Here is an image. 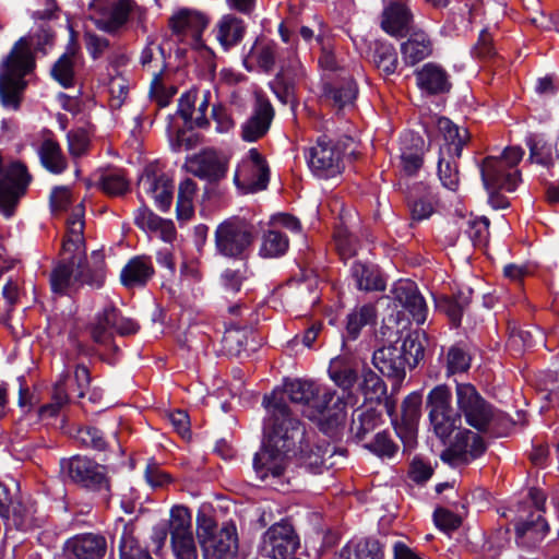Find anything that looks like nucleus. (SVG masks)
<instances>
[{"label": "nucleus", "mask_w": 559, "mask_h": 559, "mask_svg": "<svg viewBox=\"0 0 559 559\" xmlns=\"http://www.w3.org/2000/svg\"><path fill=\"white\" fill-rule=\"evenodd\" d=\"M430 427L444 444L440 457L451 466L467 464L479 457L486 450L483 438L474 431L462 428L460 411L452 406V392L445 384L435 386L427 395Z\"/></svg>", "instance_id": "obj_1"}, {"label": "nucleus", "mask_w": 559, "mask_h": 559, "mask_svg": "<svg viewBox=\"0 0 559 559\" xmlns=\"http://www.w3.org/2000/svg\"><path fill=\"white\" fill-rule=\"evenodd\" d=\"M176 93L177 88L175 86H166L163 83L162 72L154 73L151 83V95L160 107H166Z\"/></svg>", "instance_id": "obj_56"}, {"label": "nucleus", "mask_w": 559, "mask_h": 559, "mask_svg": "<svg viewBox=\"0 0 559 559\" xmlns=\"http://www.w3.org/2000/svg\"><path fill=\"white\" fill-rule=\"evenodd\" d=\"M412 21L409 9L404 3L394 2L383 11L381 26L388 34L403 37L409 33Z\"/></svg>", "instance_id": "obj_29"}, {"label": "nucleus", "mask_w": 559, "mask_h": 559, "mask_svg": "<svg viewBox=\"0 0 559 559\" xmlns=\"http://www.w3.org/2000/svg\"><path fill=\"white\" fill-rule=\"evenodd\" d=\"M381 424V414L374 408L356 409L353 414L350 431L359 440Z\"/></svg>", "instance_id": "obj_42"}, {"label": "nucleus", "mask_w": 559, "mask_h": 559, "mask_svg": "<svg viewBox=\"0 0 559 559\" xmlns=\"http://www.w3.org/2000/svg\"><path fill=\"white\" fill-rule=\"evenodd\" d=\"M299 548V537L293 525L286 521L273 524L261 536L258 551L264 558L288 559Z\"/></svg>", "instance_id": "obj_13"}, {"label": "nucleus", "mask_w": 559, "mask_h": 559, "mask_svg": "<svg viewBox=\"0 0 559 559\" xmlns=\"http://www.w3.org/2000/svg\"><path fill=\"white\" fill-rule=\"evenodd\" d=\"M39 156L43 166L53 174H61L67 168V160L60 145L51 139L41 143Z\"/></svg>", "instance_id": "obj_44"}, {"label": "nucleus", "mask_w": 559, "mask_h": 559, "mask_svg": "<svg viewBox=\"0 0 559 559\" xmlns=\"http://www.w3.org/2000/svg\"><path fill=\"white\" fill-rule=\"evenodd\" d=\"M69 380V373L64 372L60 376V379L55 383L51 393V402L44 404L38 408L37 414L41 420H47L57 417L61 408L64 407L70 402V394L67 389V382Z\"/></svg>", "instance_id": "obj_37"}, {"label": "nucleus", "mask_w": 559, "mask_h": 559, "mask_svg": "<svg viewBox=\"0 0 559 559\" xmlns=\"http://www.w3.org/2000/svg\"><path fill=\"white\" fill-rule=\"evenodd\" d=\"M207 23L209 20L204 14L190 10H182L170 20L173 32L178 35H189L191 45L194 46L200 44Z\"/></svg>", "instance_id": "obj_28"}, {"label": "nucleus", "mask_w": 559, "mask_h": 559, "mask_svg": "<svg viewBox=\"0 0 559 559\" xmlns=\"http://www.w3.org/2000/svg\"><path fill=\"white\" fill-rule=\"evenodd\" d=\"M245 271L226 269L221 275V283L226 293L236 294L241 289Z\"/></svg>", "instance_id": "obj_64"}, {"label": "nucleus", "mask_w": 559, "mask_h": 559, "mask_svg": "<svg viewBox=\"0 0 559 559\" xmlns=\"http://www.w3.org/2000/svg\"><path fill=\"white\" fill-rule=\"evenodd\" d=\"M202 550L205 559H234L238 552V537L234 525H225L207 540Z\"/></svg>", "instance_id": "obj_21"}, {"label": "nucleus", "mask_w": 559, "mask_h": 559, "mask_svg": "<svg viewBox=\"0 0 559 559\" xmlns=\"http://www.w3.org/2000/svg\"><path fill=\"white\" fill-rule=\"evenodd\" d=\"M100 189L110 197H120L129 191V181L120 170L107 171L99 179Z\"/></svg>", "instance_id": "obj_50"}, {"label": "nucleus", "mask_w": 559, "mask_h": 559, "mask_svg": "<svg viewBox=\"0 0 559 559\" xmlns=\"http://www.w3.org/2000/svg\"><path fill=\"white\" fill-rule=\"evenodd\" d=\"M112 540L118 542L120 559H153L150 552L141 547L135 537V525L119 519L115 524Z\"/></svg>", "instance_id": "obj_22"}, {"label": "nucleus", "mask_w": 559, "mask_h": 559, "mask_svg": "<svg viewBox=\"0 0 559 559\" xmlns=\"http://www.w3.org/2000/svg\"><path fill=\"white\" fill-rule=\"evenodd\" d=\"M329 376L331 380L343 390L342 395L348 404H354V395L350 393L352 388L358 380V362L349 355L337 356L330 361Z\"/></svg>", "instance_id": "obj_18"}, {"label": "nucleus", "mask_w": 559, "mask_h": 559, "mask_svg": "<svg viewBox=\"0 0 559 559\" xmlns=\"http://www.w3.org/2000/svg\"><path fill=\"white\" fill-rule=\"evenodd\" d=\"M469 294L471 290L468 289L467 295L460 293L457 296L443 297L439 301V307L447 313L454 325H459L461 322L463 311L469 304Z\"/></svg>", "instance_id": "obj_51"}, {"label": "nucleus", "mask_w": 559, "mask_h": 559, "mask_svg": "<svg viewBox=\"0 0 559 559\" xmlns=\"http://www.w3.org/2000/svg\"><path fill=\"white\" fill-rule=\"evenodd\" d=\"M170 542L176 559H198V550L193 535Z\"/></svg>", "instance_id": "obj_61"}, {"label": "nucleus", "mask_w": 559, "mask_h": 559, "mask_svg": "<svg viewBox=\"0 0 559 559\" xmlns=\"http://www.w3.org/2000/svg\"><path fill=\"white\" fill-rule=\"evenodd\" d=\"M198 187L194 180L187 178L178 187L177 217L181 221L190 219L194 213L193 199Z\"/></svg>", "instance_id": "obj_46"}, {"label": "nucleus", "mask_w": 559, "mask_h": 559, "mask_svg": "<svg viewBox=\"0 0 559 559\" xmlns=\"http://www.w3.org/2000/svg\"><path fill=\"white\" fill-rule=\"evenodd\" d=\"M134 224L145 231L158 234L165 241H171L176 235L175 225L171 221L157 216L145 205L136 210Z\"/></svg>", "instance_id": "obj_30"}, {"label": "nucleus", "mask_w": 559, "mask_h": 559, "mask_svg": "<svg viewBox=\"0 0 559 559\" xmlns=\"http://www.w3.org/2000/svg\"><path fill=\"white\" fill-rule=\"evenodd\" d=\"M88 12L95 26L110 35L124 31L134 19L141 21L145 13L135 0H91Z\"/></svg>", "instance_id": "obj_9"}, {"label": "nucleus", "mask_w": 559, "mask_h": 559, "mask_svg": "<svg viewBox=\"0 0 559 559\" xmlns=\"http://www.w3.org/2000/svg\"><path fill=\"white\" fill-rule=\"evenodd\" d=\"M423 356L421 343L408 335L400 346L394 343L377 349L372 356V364L383 376L401 383L406 376V367H416Z\"/></svg>", "instance_id": "obj_7"}, {"label": "nucleus", "mask_w": 559, "mask_h": 559, "mask_svg": "<svg viewBox=\"0 0 559 559\" xmlns=\"http://www.w3.org/2000/svg\"><path fill=\"white\" fill-rule=\"evenodd\" d=\"M421 396L417 393L408 395L402 404V419L405 424H415L419 418Z\"/></svg>", "instance_id": "obj_63"}, {"label": "nucleus", "mask_w": 559, "mask_h": 559, "mask_svg": "<svg viewBox=\"0 0 559 559\" xmlns=\"http://www.w3.org/2000/svg\"><path fill=\"white\" fill-rule=\"evenodd\" d=\"M129 93V82L123 76H114L109 81V94L111 108L118 109L122 106Z\"/></svg>", "instance_id": "obj_60"}, {"label": "nucleus", "mask_w": 559, "mask_h": 559, "mask_svg": "<svg viewBox=\"0 0 559 559\" xmlns=\"http://www.w3.org/2000/svg\"><path fill=\"white\" fill-rule=\"evenodd\" d=\"M94 260L93 266L85 265L83 261L84 275L81 278V287L86 284L92 288L98 289L103 287L106 278L104 255L94 251L92 254Z\"/></svg>", "instance_id": "obj_48"}, {"label": "nucleus", "mask_w": 559, "mask_h": 559, "mask_svg": "<svg viewBox=\"0 0 559 559\" xmlns=\"http://www.w3.org/2000/svg\"><path fill=\"white\" fill-rule=\"evenodd\" d=\"M269 167L255 150L249 151V159L238 166L234 181L243 192H257L264 190L269 182Z\"/></svg>", "instance_id": "obj_15"}, {"label": "nucleus", "mask_w": 559, "mask_h": 559, "mask_svg": "<svg viewBox=\"0 0 559 559\" xmlns=\"http://www.w3.org/2000/svg\"><path fill=\"white\" fill-rule=\"evenodd\" d=\"M526 144L530 148V160L539 164L544 167H551L554 165L552 147L542 138L531 135Z\"/></svg>", "instance_id": "obj_49"}, {"label": "nucleus", "mask_w": 559, "mask_h": 559, "mask_svg": "<svg viewBox=\"0 0 559 559\" xmlns=\"http://www.w3.org/2000/svg\"><path fill=\"white\" fill-rule=\"evenodd\" d=\"M67 550L76 558L102 559L107 552V540L100 534H80L67 542Z\"/></svg>", "instance_id": "obj_27"}, {"label": "nucleus", "mask_w": 559, "mask_h": 559, "mask_svg": "<svg viewBox=\"0 0 559 559\" xmlns=\"http://www.w3.org/2000/svg\"><path fill=\"white\" fill-rule=\"evenodd\" d=\"M267 416L264 420V442L253 459L258 476L264 480L270 475L280 477L290 452L296 454L297 443H302L304 428L283 397L263 399Z\"/></svg>", "instance_id": "obj_2"}, {"label": "nucleus", "mask_w": 559, "mask_h": 559, "mask_svg": "<svg viewBox=\"0 0 559 559\" xmlns=\"http://www.w3.org/2000/svg\"><path fill=\"white\" fill-rule=\"evenodd\" d=\"M457 158L460 156H456L453 151H439L438 175L442 185L452 191H455L459 186Z\"/></svg>", "instance_id": "obj_39"}, {"label": "nucleus", "mask_w": 559, "mask_h": 559, "mask_svg": "<svg viewBox=\"0 0 559 559\" xmlns=\"http://www.w3.org/2000/svg\"><path fill=\"white\" fill-rule=\"evenodd\" d=\"M215 36L225 50L238 45L246 33L243 21L233 14L224 15L215 26Z\"/></svg>", "instance_id": "obj_31"}, {"label": "nucleus", "mask_w": 559, "mask_h": 559, "mask_svg": "<svg viewBox=\"0 0 559 559\" xmlns=\"http://www.w3.org/2000/svg\"><path fill=\"white\" fill-rule=\"evenodd\" d=\"M52 78L63 87H70L73 84V55L63 53L51 69Z\"/></svg>", "instance_id": "obj_54"}, {"label": "nucleus", "mask_w": 559, "mask_h": 559, "mask_svg": "<svg viewBox=\"0 0 559 559\" xmlns=\"http://www.w3.org/2000/svg\"><path fill=\"white\" fill-rule=\"evenodd\" d=\"M139 187L155 200L160 211H167L173 201V180L165 174L146 171L139 181Z\"/></svg>", "instance_id": "obj_23"}, {"label": "nucleus", "mask_w": 559, "mask_h": 559, "mask_svg": "<svg viewBox=\"0 0 559 559\" xmlns=\"http://www.w3.org/2000/svg\"><path fill=\"white\" fill-rule=\"evenodd\" d=\"M155 270L147 255H136L128 261L120 273V282L128 289L142 288L153 278Z\"/></svg>", "instance_id": "obj_25"}, {"label": "nucleus", "mask_w": 559, "mask_h": 559, "mask_svg": "<svg viewBox=\"0 0 559 559\" xmlns=\"http://www.w3.org/2000/svg\"><path fill=\"white\" fill-rule=\"evenodd\" d=\"M188 171L210 182L218 181L226 174V165L213 151L193 156L187 163Z\"/></svg>", "instance_id": "obj_26"}, {"label": "nucleus", "mask_w": 559, "mask_h": 559, "mask_svg": "<svg viewBox=\"0 0 559 559\" xmlns=\"http://www.w3.org/2000/svg\"><path fill=\"white\" fill-rule=\"evenodd\" d=\"M524 155L520 146L506 147L500 157L488 156L480 164V175L487 191L506 190L512 192L521 181L516 169Z\"/></svg>", "instance_id": "obj_8"}, {"label": "nucleus", "mask_w": 559, "mask_h": 559, "mask_svg": "<svg viewBox=\"0 0 559 559\" xmlns=\"http://www.w3.org/2000/svg\"><path fill=\"white\" fill-rule=\"evenodd\" d=\"M67 138L69 152L71 155L81 156L87 151L90 139L85 130H72L68 133Z\"/></svg>", "instance_id": "obj_62"}, {"label": "nucleus", "mask_w": 559, "mask_h": 559, "mask_svg": "<svg viewBox=\"0 0 559 559\" xmlns=\"http://www.w3.org/2000/svg\"><path fill=\"white\" fill-rule=\"evenodd\" d=\"M274 114L270 100L262 95H257L252 115L241 128L242 139L247 142H254L262 138L270 129Z\"/></svg>", "instance_id": "obj_20"}, {"label": "nucleus", "mask_w": 559, "mask_h": 559, "mask_svg": "<svg viewBox=\"0 0 559 559\" xmlns=\"http://www.w3.org/2000/svg\"><path fill=\"white\" fill-rule=\"evenodd\" d=\"M288 247L287 236L278 229L270 227L263 234L259 253L263 258H278L286 253Z\"/></svg>", "instance_id": "obj_43"}, {"label": "nucleus", "mask_w": 559, "mask_h": 559, "mask_svg": "<svg viewBox=\"0 0 559 559\" xmlns=\"http://www.w3.org/2000/svg\"><path fill=\"white\" fill-rule=\"evenodd\" d=\"M457 409L461 417L479 432L500 433L509 424L508 416L497 411L469 383H459L455 389Z\"/></svg>", "instance_id": "obj_6"}, {"label": "nucleus", "mask_w": 559, "mask_h": 559, "mask_svg": "<svg viewBox=\"0 0 559 559\" xmlns=\"http://www.w3.org/2000/svg\"><path fill=\"white\" fill-rule=\"evenodd\" d=\"M489 221L486 217L469 219L465 233L468 235L474 246L486 245L489 236Z\"/></svg>", "instance_id": "obj_58"}, {"label": "nucleus", "mask_w": 559, "mask_h": 559, "mask_svg": "<svg viewBox=\"0 0 559 559\" xmlns=\"http://www.w3.org/2000/svg\"><path fill=\"white\" fill-rule=\"evenodd\" d=\"M376 320V308L368 304L354 309L347 314L346 334L347 340H356L364 326L373 323Z\"/></svg>", "instance_id": "obj_41"}, {"label": "nucleus", "mask_w": 559, "mask_h": 559, "mask_svg": "<svg viewBox=\"0 0 559 559\" xmlns=\"http://www.w3.org/2000/svg\"><path fill=\"white\" fill-rule=\"evenodd\" d=\"M283 397L287 405L289 400L302 407L304 415L312 420L325 419L330 427L338 426L345 418V408L348 401L344 396H336V392L308 380H293L285 382L283 390H274L271 395L263 399L273 400L274 395Z\"/></svg>", "instance_id": "obj_3"}, {"label": "nucleus", "mask_w": 559, "mask_h": 559, "mask_svg": "<svg viewBox=\"0 0 559 559\" xmlns=\"http://www.w3.org/2000/svg\"><path fill=\"white\" fill-rule=\"evenodd\" d=\"M280 62L281 68L271 88L282 103L288 104L294 100L296 85L305 78V69L295 52H289Z\"/></svg>", "instance_id": "obj_16"}, {"label": "nucleus", "mask_w": 559, "mask_h": 559, "mask_svg": "<svg viewBox=\"0 0 559 559\" xmlns=\"http://www.w3.org/2000/svg\"><path fill=\"white\" fill-rule=\"evenodd\" d=\"M370 451L381 457H393L399 450V445L383 431L378 432L373 440L366 445Z\"/></svg>", "instance_id": "obj_55"}, {"label": "nucleus", "mask_w": 559, "mask_h": 559, "mask_svg": "<svg viewBox=\"0 0 559 559\" xmlns=\"http://www.w3.org/2000/svg\"><path fill=\"white\" fill-rule=\"evenodd\" d=\"M61 474L72 483L94 491H109V481L103 465L81 455L60 461Z\"/></svg>", "instance_id": "obj_12"}, {"label": "nucleus", "mask_w": 559, "mask_h": 559, "mask_svg": "<svg viewBox=\"0 0 559 559\" xmlns=\"http://www.w3.org/2000/svg\"><path fill=\"white\" fill-rule=\"evenodd\" d=\"M531 497L537 511L531 513L526 521L519 522L515 525L518 542L530 546L540 542L548 531V524L540 514L544 511V495L537 490H532Z\"/></svg>", "instance_id": "obj_17"}, {"label": "nucleus", "mask_w": 559, "mask_h": 559, "mask_svg": "<svg viewBox=\"0 0 559 559\" xmlns=\"http://www.w3.org/2000/svg\"><path fill=\"white\" fill-rule=\"evenodd\" d=\"M393 300L412 316L417 324L427 318V305L416 284L412 281H399L392 289Z\"/></svg>", "instance_id": "obj_19"}, {"label": "nucleus", "mask_w": 559, "mask_h": 559, "mask_svg": "<svg viewBox=\"0 0 559 559\" xmlns=\"http://www.w3.org/2000/svg\"><path fill=\"white\" fill-rule=\"evenodd\" d=\"M417 86L428 95L449 93L452 83L448 72L439 64L429 62L415 73Z\"/></svg>", "instance_id": "obj_24"}, {"label": "nucleus", "mask_w": 559, "mask_h": 559, "mask_svg": "<svg viewBox=\"0 0 559 559\" xmlns=\"http://www.w3.org/2000/svg\"><path fill=\"white\" fill-rule=\"evenodd\" d=\"M372 60L376 68L383 75H391L395 73L397 69V53L395 48L391 44H377L373 50Z\"/></svg>", "instance_id": "obj_47"}, {"label": "nucleus", "mask_w": 559, "mask_h": 559, "mask_svg": "<svg viewBox=\"0 0 559 559\" xmlns=\"http://www.w3.org/2000/svg\"><path fill=\"white\" fill-rule=\"evenodd\" d=\"M168 531L170 540L193 535L192 518L188 508L176 506L171 509Z\"/></svg>", "instance_id": "obj_45"}, {"label": "nucleus", "mask_w": 559, "mask_h": 559, "mask_svg": "<svg viewBox=\"0 0 559 559\" xmlns=\"http://www.w3.org/2000/svg\"><path fill=\"white\" fill-rule=\"evenodd\" d=\"M67 238L62 250L69 257L63 258L51 271L50 285L53 293L72 295L81 288L85 260L84 205L78 204L67 219Z\"/></svg>", "instance_id": "obj_4"}, {"label": "nucleus", "mask_w": 559, "mask_h": 559, "mask_svg": "<svg viewBox=\"0 0 559 559\" xmlns=\"http://www.w3.org/2000/svg\"><path fill=\"white\" fill-rule=\"evenodd\" d=\"M352 277L356 282V286L360 290H381L384 289L378 270L361 262H355L350 269Z\"/></svg>", "instance_id": "obj_40"}, {"label": "nucleus", "mask_w": 559, "mask_h": 559, "mask_svg": "<svg viewBox=\"0 0 559 559\" xmlns=\"http://www.w3.org/2000/svg\"><path fill=\"white\" fill-rule=\"evenodd\" d=\"M316 41L320 47L319 66L326 71H336L341 68L340 60L335 53V40L331 32L321 27L316 35Z\"/></svg>", "instance_id": "obj_38"}, {"label": "nucleus", "mask_w": 559, "mask_h": 559, "mask_svg": "<svg viewBox=\"0 0 559 559\" xmlns=\"http://www.w3.org/2000/svg\"><path fill=\"white\" fill-rule=\"evenodd\" d=\"M432 45L426 33L413 32L409 38L401 45L403 60L408 66H415L431 55Z\"/></svg>", "instance_id": "obj_33"}, {"label": "nucleus", "mask_w": 559, "mask_h": 559, "mask_svg": "<svg viewBox=\"0 0 559 559\" xmlns=\"http://www.w3.org/2000/svg\"><path fill=\"white\" fill-rule=\"evenodd\" d=\"M437 128L445 141L444 145H442L440 150L453 151L456 156H461L463 146L469 140L467 129L457 127L445 117L438 118Z\"/></svg>", "instance_id": "obj_36"}, {"label": "nucleus", "mask_w": 559, "mask_h": 559, "mask_svg": "<svg viewBox=\"0 0 559 559\" xmlns=\"http://www.w3.org/2000/svg\"><path fill=\"white\" fill-rule=\"evenodd\" d=\"M31 181L26 167L13 163L2 175L0 174V211L10 217Z\"/></svg>", "instance_id": "obj_14"}, {"label": "nucleus", "mask_w": 559, "mask_h": 559, "mask_svg": "<svg viewBox=\"0 0 559 559\" xmlns=\"http://www.w3.org/2000/svg\"><path fill=\"white\" fill-rule=\"evenodd\" d=\"M437 199L431 189L418 187L408 199V209L413 222L429 218L436 211Z\"/></svg>", "instance_id": "obj_35"}, {"label": "nucleus", "mask_w": 559, "mask_h": 559, "mask_svg": "<svg viewBox=\"0 0 559 559\" xmlns=\"http://www.w3.org/2000/svg\"><path fill=\"white\" fill-rule=\"evenodd\" d=\"M334 453L335 447L328 442L314 444L309 450L300 444L301 463L313 474H320L323 468L331 467L334 464L331 462Z\"/></svg>", "instance_id": "obj_32"}, {"label": "nucleus", "mask_w": 559, "mask_h": 559, "mask_svg": "<svg viewBox=\"0 0 559 559\" xmlns=\"http://www.w3.org/2000/svg\"><path fill=\"white\" fill-rule=\"evenodd\" d=\"M116 308H105L97 313L90 324V333L93 341L99 345H111L115 335Z\"/></svg>", "instance_id": "obj_34"}, {"label": "nucleus", "mask_w": 559, "mask_h": 559, "mask_svg": "<svg viewBox=\"0 0 559 559\" xmlns=\"http://www.w3.org/2000/svg\"><path fill=\"white\" fill-rule=\"evenodd\" d=\"M252 226L239 218L221 223L215 230V250L225 258L246 261L253 243Z\"/></svg>", "instance_id": "obj_10"}, {"label": "nucleus", "mask_w": 559, "mask_h": 559, "mask_svg": "<svg viewBox=\"0 0 559 559\" xmlns=\"http://www.w3.org/2000/svg\"><path fill=\"white\" fill-rule=\"evenodd\" d=\"M471 357L459 345L452 346L447 355V367L449 373L463 372L469 368Z\"/></svg>", "instance_id": "obj_57"}, {"label": "nucleus", "mask_w": 559, "mask_h": 559, "mask_svg": "<svg viewBox=\"0 0 559 559\" xmlns=\"http://www.w3.org/2000/svg\"><path fill=\"white\" fill-rule=\"evenodd\" d=\"M360 390L367 400H380L386 394L384 381L369 368L362 371Z\"/></svg>", "instance_id": "obj_52"}, {"label": "nucleus", "mask_w": 559, "mask_h": 559, "mask_svg": "<svg viewBox=\"0 0 559 559\" xmlns=\"http://www.w3.org/2000/svg\"><path fill=\"white\" fill-rule=\"evenodd\" d=\"M357 95V87L353 81L342 83L340 86L329 88L326 97L332 100L333 106L342 109L353 104Z\"/></svg>", "instance_id": "obj_53"}, {"label": "nucleus", "mask_w": 559, "mask_h": 559, "mask_svg": "<svg viewBox=\"0 0 559 559\" xmlns=\"http://www.w3.org/2000/svg\"><path fill=\"white\" fill-rule=\"evenodd\" d=\"M356 559H384L383 546L374 538L360 540L355 547Z\"/></svg>", "instance_id": "obj_59"}, {"label": "nucleus", "mask_w": 559, "mask_h": 559, "mask_svg": "<svg viewBox=\"0 0 559 559\" xmlns=\"http://www.w3.org/2000/svg\"><path fill=\"white\" fill-rule=\"evenodd\" d=\"M344 144L326 134L320 135L306 153L312 174L319 178H333L344 169Z\"/></svg>", "instance_id": "obj_11"}, {"label": "nucleus", "mask_w": 559, "mask_h": 559, "mask_svg": "<svg viewBox=\"0 0 559 559\" xmlns=\"http://www.w3.org/2000/svg\"><path fill=\"white\" fill-rule=\"evenodd\" d=\"M35 66L32 51L24 39H20L1 63L0 99L5 108L17 110L26 88L24 76Z\"/></svg>", "instance_id": "obj_5"}]
</instances>
